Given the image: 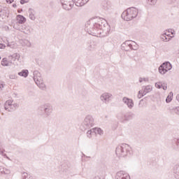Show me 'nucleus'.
<instances>
[{
  "instance_id": "48",
  "label": "nucleus",
  "mask_w": 179,
  "mask_h": 179,
  "mask_svg": "<svg viewBox=\"0 0 179 179\" xmlns=\"http://www.w3.org/2000/svg\"><path fill=\"white\" fill-rule=\"evenodd\" d=\"M178 97H179V96H176V99H178Z\"/></svg>"
},
{
  "instance_id": "18",
  "label": "nucleus",
  "mask_w": 179,
  "mask_h": 179,
  "mask_svg": "<svg viewBox=\"0 0 179 179\" xmlns=\"http://www.w3.org/2000/svg\"><path fill=\"white\" fill-rule=\"evenodd\" d=\"M1 65L3 66H12V62H10L9 57L8 59L3 58L1 61Z\"/></svg>"
},
{
  "instance_id": "32",
  "label": "nucleus",
  "mask_w": 179,
  "mask_h": 179,
  "mask_svg": "<svg viewBox=\"0 0 179 179\" xmlns=\"http://www.w3.org/2000/svg\"><path fill=\"white\" fill-rule=\"evenodd\" d=\"M148 5L153 6L157 3V0H146Z\"/></svg>"
},
{
  "instance_id": "7",
  "label": "nucleus",
  "mask_w": 179,
  "mask_h": 179,
  "mask_svg": "<svg viewBox=\"0 0 179 179\" xmlns=\"http://www.w3.org/2000/svg\"><path fill=\"white\" fill-rule=\"evenodd\" d=\"M60 3L64 10H72V8L75 6V1L73 0H60Z\"/></svg>"
},
{
  "instance_id": "31",
  "label": "nucleus",
  "mask_w": 179,
  "mask_h": 179,
  "mask_svg": "<svg viewBox=\"0 0 179 179\" xmlns=\"http://www.w3.org/2000/svg\"><path fill=\"white\" fill-rule=\"evenodd\" d=\"M22 179H33V176L29 175L27 173H23Z\"/></svg>"
},
{
  "instance_id": "17",
  "label": "nucleus",
  "mask_w": 179,
  "mask_h": 179,
  "mask_svg": "<svg viewBox=\"0 0 179 179\" xmlns=\"http://www.w3.org/2000/svg\"><path fill=\"white\" fill-rule=\"evenodd\" d=\"M132 118H134V114L127 113L122 116L121 121L124 122V121H129V120H132Z\"/></svg>"
},
{
  "instance_id": "45",
  "label": "nucleus",
  "mask_w": 179,
  "mask_h": 179,
  "mask_svg": "<svg viewBox=\"0 0 179 179\" xmlns=\"http://www.w3.org/2000/svg\"><path fill=\"white\" fill-rule=\"evenodd\" d=\"M171 2H176V0H171Z\"/></svg>"
},
{
  "instance_id": "15",
  "label": "nucleus",
  "mask_w": 179,
  "mask_h": 179,
  "mask_svg": "<svg viewBox=\"0 0 179 179\" xmlns=\"http://www.w3.org/2000/svg\"><path fill=\"white\" fill-rule=\"evenodd\" d=\"M8 58L10 59V62H11V65H13L15 64V61H16V59H17V61H19V59H20V55H19L17 53H14L13 55L8 56Z\"/></svg>"
},
{
  "instance_id": "49",
  "label": "nucleus",
  "mask_w": 179,
  "mask_h": 179,
  "mask_svg": "<svg viewBox=\"0 0 179 179\" xmlns=\"http://www.w3.org/2000/svg\"><path fill=\"white\" fill-rule=\"evenodd\" d=\"M0 59H1V57H0Z\"/></svg>"
},
{
  "instance_id": "22",
  "label": "nucleus",
  "mask_w": 179,
  "mask_h": 179,
  "mask_svg": "<svg viewBox=\"0 0 179 179\" xmlns=\"http://www.w3.org/2000/svg\"><path fill=\"white\" fill-rule=\"evenodd\" d=\"M173 174H174L175 178L179 179V163L174 166Z\"/></svg>"
},
{
  "instance_id": "37",
  "label": "nucleus",
  "mask_w": 179,
  "mask_h": 179,
  "mask_svg": "<svg viewBox=\"0 0 179 179\" xmlns=\"http://www.w3.org/2000/svg\"><path fill=\"white\" fill-rule=\"evenodd\" d=\"M173 111L176 114H177L178 115H179V106L176 107L173 109Z\"/></svg>"
},
{
  "instance_id": "11",
  "label": "nucleus",
  "mask_w": 179,
  "mask_h": 179,
  "mask_svg": "<svg viewBox=\"0 0 179 179\" xmlns=\"http://www.w3.org/2000/svg\"><path fill=\"white\" fill-rule=\"evenodd\" d=\"M115 178L116 179H131V178L129 177V175H128V173H125L124 171H120L117 172L116 174Z\"/></svg>"
},
{
  "instance_id": "25",
  "label": "nucleus",
  "mask_w": 179,
  "mask_h": 179,
  "mask_svg": "<svg viewBox=\"0 0 179 179\" xmlns=\"http://www.w3.org/2000/svg\"><path fill=\"white\" fill-rule=\"evenodd\" d=\"M150 92H152V86L147 85V86L144 87V90L143 91V93L144 95H146L147 93H150Z\"/></svg>"
},
{
  "instance_id": "26",
  "label": "nucleus",
  "mask_w": 179,
  "mask_h": 179,
  "mask_svg": "<svg viewBox=\"0 0 179 179\" xmlns=\"http://www.w3.org/2000/svg\"><path fill=\"white\" fill-rule=\"evenodd\" d=\"M18 75L19 76L27 78V76H29V70H22L21 72L18 73Z\"/></svg>"
},
{
  "instance_id": "46",
  "label": "nucleus",
  "mask_w": 179,
  "mask_h": 179,
  "mask_svg": "<svg viewBox=\"0 0 179 179\" xmlns=\"http://www.w3.org/2000/svg\"><path fill=\"white\" fill-rule=\"evenodd\" d=\"M0 171H2V169L1 168V166H0Z\"/></svg>"
},
{
  "instance_id": "30",
  "label": "nucleus",
  "mask_w": 179,
  "mask_h": 179,
  "mask_svg": "<svg viewBox=\"0 0 179 179\" xmlns=\"http://www.w3.org/2000/svg\"><path fill=\"white\" fill-rule=\"evenodd\" d=\"M173 100V92H170L168 96L166 99V103H170Z\"/></svg>"
},
{
  "instance_id": "10",
  "label": "nucleus",
  "mask_w": 179,
  "mask_h": 179,
  "mask_svg": "<svg viewBox=\"0 0 179 179\" xmlns=\"http://www.w3.org/2000/svg\"><path fill=\"white\" fill-rule=\"evenodd\" d=\"M131 43V41H126L122 44V49L124 51H129V50H134V47L132 46Z\"/></svg>"
},
{
  "instance_id": "36",
  "label": "nucleus",
  "mask_w": 179,
  "mask_h": 179,
  "mask_svg": "<svg viewBox=\"0 0 179 179\" xmlns=\"http://www.w3.org/2000/svg\"><path fill=\"white\" fill-rule=\"evenodd\" d=\"M4 87H5V83H3V82L2 81H0V92H2Z\"/></svg>"
},
{
  "instance_id": "40",
  "label": "nucleus",
  "mask_w": 179,
  "mask_h": 179,
  "mask_svg": "<svg viewBox=\"0 0 179 179\" xmlns=\"http://www.w3.org/2000/svg\"><path fill=\"white\" fill-rule=\"evenodd\" d=\"M6 46L3 44V43H0V49L1 50H3Z\"/></svg>"
},
{
  "instance_id": "42",
  "label": "nucleus",
  "mask_w": 179,
  "mask_h": 179,
  "mask_svg": "<svg viewBox=\"0 0 179 179\" xmlns=\"http://www.w3.org/2000/svg\"><path fill=\"white\" fill-rule=\"evenodd\" d=\"M87 50H89L90 51H92V50H93V48L92 47V45H90L88 46Z\"/></svg>"
},
{
  "instance_id": "14",
  "label": "nucleus",
  "mask_w": 179,
  "mask_h": 179,
  "mask_svg": "<svg viewBox=\"0 0 179 179\" xmlns=\"http://www.w3.org/2000/svg\"><path fill=\"white\" fill-rule=\"evenodd\" d=\"M33 75H34L33 78L35 83L43 80V77H41V73L38 71H34L33 73Z\"/></svg>"
},
{
  "instance_id": "1",
  "label": "nucleus",
  "mask_w": 179,
  "mask_h": 179,
  "mask_svg": "<svg viewBox=\"0 0 179 179\" xmlns=\"http://www.w3.org/2000/svg\"><path fill=\"white\" fill-rule=\"evenodd\" d=\"M107 28H108L107 21L100 17L91 18L85 24V31L91 36H101L107 31Z\"/></svg>"
},
{
  "instance_id": "13",
  "label": "nucleus",
  "mask_w": 179,
  "mask_h": 179,
  "mask_svg": "<svg viewBox=\"0 0 179 179\" xmlns=\"http://www.w3.org/2000/svg\"><path fill=\"white\" fill-rule=\"evenodd\" d=\"M17 29L20 30L24 34H30L33 31L30 27L26 25H22L21 28H17Z\"/></svg>"
},
{
  "instance_id": "41",
  "label": "nucleus",
  "mask_w": 179,
  "mask_h": 179,
  "mask_svg": "<svg viewBox=\"0 0 179 179\" xmlns=\"http://www.w3.org/2000/svg\"><path fill=\"white\" fill-rule=\"evenodd\" d=\"M143 80H144V82H146V78H139L140 83H142V82H143Z\"/></svg>"
},
{
  "instance_id": "20",
  "label": "nucleus",
  "mask_w": 179,
  "mask_h": 179,
  "mask_svg": "<svg viewBox=\"0 0 179 179\" xmlns=\"http://www.w3.org/2000/svg\"><path fill=\"white\" fill-rule=\"evenodd\" d=\"M167 36L170 37V34H167L166 32H164L162 34H161L160 38L162 40V41L167 43V41H170V40H171V38H167Z\"/></svg>"
},
{
  "instance_id": "3",
  "label": "nucleus",
  "mask_w": 179,
  "mask_h": 179,
  "mask_svg": "<svg viewBox=\"0 0 179 179\" xmlns=\"http://www.w3.org/2000/svg\"><path fill=\"white\" fill-rule=\"evenodd\" d=\"M115 153L117 157H125L131 155V146L128 144H122L116 148Z\"/></svg>"
},
{
  "instance_id": "9",
  "label": "nucleus",
  "mask_w": 179,
  "mask_h": 179,
  "mask_svg": "<svg viewBox=\"0 0 179 179\" xmlns=\"http://www.w3.org/2000/svg\"><path fill=\"white\" fill-rule=\"evenodd\" d=\"M112 97H113L112 94H110L108 92H105L101 95L100 99L101 100V101H103L106 104H108V103H110V100H111Z\"/></svg>"
},
{
  "instance_id": "12",
  "label": "nucleus",
  "mask_w": 179,
  "mask_h": 179,
  "mask_svg": "<svg viewBox=\"0 0 179 179\" xmlns=\"http://www.w3.org/2000/svg\"><path fill=\"white\" fill-rule=\"evenodd\" d=\"M122 101L127 106L128 108H134V103L131 99L124 97Z\"/></svg>"
},
{
  "instance_id": "21",
  "label": "nucleus",
  "mask_w": 179,
  "mask_h": 179,
  "mask_svg": "<svg viewBox=\"0 0 179 179\" xmlns=\"http://www.w3.org/2000/svg\"><path fill=\"white\" fill-rule=\"evenodd\" d=\"M29 17L31 20H36V11L33 8H29L28 10Z\"/></svg>"
},
{
  "instance_id": "16",
  "label": "nucleus",
  "mask_w": 179,
  "mask_h": 179,
  "mask_svg": "<svg viewBox=\"0 0 179 179\" xmlns=\"http://www.w3.org/2000/svg\"><path fill=\"white\" fill-rule=\"evenodd\" d=\"M155 87L157 89L163 88L164 90H167V84L163 82H158L155 83Z\"/></svg>"
},
{
  "instance_id": "24",
  "label": "nucleus",
  "mask_w": 179,
  "mask_h": 179,
  "mask_svg": "<svg viewBox=\"0 0 179 179\" xmlns=\"http://www.w3.org/2000/svg\"><path fill=\"white\" fill-rule=\"evenodd\" d=\"M36 85H37V86H38V87L41 88L42 90H45V84H44V81L43 80V79L36 82Z\"/></svg>"
},
{
  "instance_id": "4",
  "label": "nucleus",
  "mask_w": 179,
  "mask_h": 179,
  "mask_svg": "<svg viewBox=\"0 0 179 179\" xmlns=\"http://www.w3.org/2000/svg\"><path fill=\"white\" fill-rule=\"evenodd\" d=\"M52 106L50 103H45L38 107V111L43 113L45 117H50L53 111Z\"/></svg>"
},
{
  "instance_id": "27",
  "label": "nucleus",
  "mask_w": 179,
  "mask_h": 179,
  "mask_svg": "<svg viewBox=\"0 0 179 179\" xmlns=\"http://www.w3.org/2000/svg\"><path fill=\"white\" fill-rule=\"evenodd\" d=\"M94 134H98L99 135H103L104 134L101 129L97 127L94 128Z\"/></svg>"
},
{
  "instance_id": "33",
  "label": "nucleus",
  "mask_w": 179,
  "mask_h": 179,
  "mask_svg": "<svg viewBox=\"0 0 179 179\" xmlns=\"http://www.w3.org/2000/svg\"><path fill=\"white\" fill-rule=\"evenodd\" d=\"M1 174H10V171L8 169L3 168L1 169Z\"/></svg>"
},
{
  "instance_id": "35",
  "label": "nucleus",
  "mask_w": 179,
  "mask_h": 179,
  "mask_svg": "<svg viewBox=\"0 0 179 179\" xmlns=\"http://www.w3.org/2000/svg\"><path fill=\"white\" fill-rule=\"evenodd\" d=\"M143 96H145V94H143V91L140 90L138 92V99H142V97H143Z\"/></svg>"
},
{
  "instance_id": "34",
  "label": "nucleus",
  "mask_w": 179,
  "mask_h": 179,
  "mask_svg": "<svg viewBox=\"0 0 179 179\" xmlns=\"http://www.w3.org/2000/svg\"><path fill=\"white\" fill-rule=\"evenodd\" d=\"M174 142L176 144V146L175 147L176 150L179 151V138L175 139Z\"/></svg>"
},
{
  "instance_id": "8",
  "label": "nucleus",
  "mask_w": 179,
  "mask_h": 179,
  "mask_svg": "<svg viewBox=\"0 0 179 179\" xmlns=\"http://www.w3.org/2000/svg\"><path fill=\"white\" fill-rule=\"evenodd\" d=\"M19 108V104L16 103H13V101L12 100H8L6 101L5 105H4V108L7 111H15L16 108Z\"/></svg>"
},
{
  "instance_id": "5",
  "label": "nucleus",
  "mask_w": 179,
  "mask_h": 179,
  "mask_svg": "<svg viewBox=\"0 0 179 179\" xmlns=\"http://www.w3.org/2000/svg\"><path fill=\"white\" fill-rule=\"evenodd\" d=\"M94 125V118L92 115H87L83 122L81 127L82 129H89Z\"/></svg>"
},
{
  "instance_id": "2",
  "label": "nucleus",
  "mask_w": 179,
  "mask_h": 179,
  "mask_svg": "<svg viewBox=\"0 0 179 179\" xmlns=\"http://www.w3.org/2000/svg\"><path fill=\"white\" fill-rule=\"evenodd\" d=\"M138 13L136 8L130 7L122 13L121 17L123 20H126V22H131V20H134L138 16Z\"/></svg>"
},
{
  "instance_id": "28",
  "label": "nucleus",
  "mask_w": 179,
  "mask_h": 179,
  "mask_svg": "<svg viewBox=\"0 0 179 179\" xmlns=\"http://www.w3.org/2000/svg\"><path fill=\"white\" fill-rule=\"evenodd\" d=\"M94 134H95V133H94V129L93 128V129L87 131V136L89 138V139H90L92 138V136H93Z\"/></svg>"
},
{
  "instance_id": "43",
  "label": "nucleus",
  "mask_w": 179,
  "mask_h": 179,
  "mask_svg": "<svg viewBox=\"0 0 179 179\" xmlns=\"http://www.w3.org/2000/svg\"><path fill=\"white\" fill-rule=\"evenodd\" d=\"M14 0H6L7 3H12Z\"/></svg>"
},
{
  "instance_id": "47",
  "label": "nucleus",
  "mask_w": 179,
  "mask_h": 179,
  "mask_svg": "<svg viewBox=\"0 0 179 179\" xmlns=\"http://www.w3.org/2000/svg\"><path fill=\"white\" fill-rule=\"evenodd\" d=\"M169 33H170V29L168 30Z\"/></svg>"
},
{
  "instance_id": "29",
  "label": "nucleus",
  "mask_w": 179,
  "mask_h": 179,
  "mask_svg": "<svg viewBox=\"0 0 179 179\" xmlns=\"http://www.w3.org/2000/svg\"><path fill=\"white\" fill-rule=\"evenodd\" d=\"M22 44L23 45H25V47H29V48L31 47V43L27 39H24Z\"/></svg>"
},
{
  "instance_id": "44",
  "label": "nucleus",
  "mask_w": 179,
  "mask_h": 179,
  "mask_svg": "<svg viewBox=\"0 0 179 179\" xmlns=\"http://www.w3.org/2000/svg\"><path fill=\"white\" fill-rule=\"evenodd\" d=\"M13 8H16L17 6L16 4L13 5Z\"/></svg>"
},
{
  "instance_id": "38",
  "label": "nucleus",
  "mask_w": 179,
  "mask_h": 179,
  "mask_svg": "<svg viewBox=\"0 0 179 179\" xmlns=\"http://www.w3.org/2000/svg\"><path fill=\"white\" fill-rule=\"evenodd\" d=\"M30 0H20L21 5H24V3H27Z\"/></svg>"
},
{
  "instance_id": "39",
  "label": "nucleus",
  "mask_w": 179,
  "mask_h": 179,
  "mask_svg": "<svg viewBox=\"0 0 179 179\" xmlns=\"http://www.w3.org/2000/svg\"><path fill=\"white\" fill-rule=\"evenodd\" d=\"M9 78L10 79H16L17 76H16L15 75H10Z\"/></svg>"
},
{
  "instance_id": "6",
  "label": "nucleus",
  "mask_w": 179,
  "mask_h": 179,
  "mask_svg": "<svg viewBox=\"0 0 179 179\" xmlns=\"http://www.w3.org/2000/svg\"><path fill=\"white\" fill-rule=\"evenodd\" d=\"M171 68H173L171 63L166 62L159 67V72L161 75H165L169 71H171Z\"/></svg>"
},
{
  "instance_id": "19",
  "label": "nucleus",
  "mask_w": 179,
  "mask_h": 179,
  "mask_svg": "<svg viewBox=\"0 0 179 179\" xmlns=\"http://www.w3.org/2000/svg\"><path fill=\"white\" fill-rule=\"evenodd\" d=\"M89 2V0H74L76 6H83Z\"/></svg>"
},
{
  "instance_id": "23",
  "label": "nucleus",
  "mask_w": 179,
  "mask_h": 179,
  "mask_svg": "<svg viewBox=\"0 0 179 179\" xmlns=\"http://www.w3.org/2000/svg\"><path fill=\"white\" fill-rule=\"evenodd\" d=\"M17 22L19 23V24H23V23H26V17H24L22 15H17Z\"/></svg>"
}]
</instances>
